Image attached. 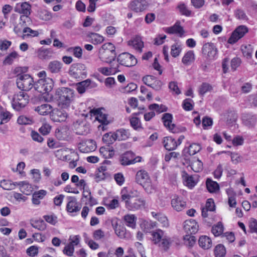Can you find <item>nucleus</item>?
<instances>
[{
  "instance_id": "37",
  "label": "nucleus",
  "mask_w": 257,
  "mask_h": 257,
  "mask_svg": "<svg viewBox=\"0 0 257 257\" xmlns=\"http://www.w3.org/2000/svg\"><path fill=\"white\" fill-rule=\"evenodd\" d=\"M183 178L185 185L190 188H193L196 184V182L193 177L192 176H189L186 173L184 172Z\"/></svg>"
},
{
  "instance_id": "14",
  "label": "nucleus",
  "mask_w": 257,
  "mask_h": 257,
  "mask_svg": "<svg viewBox=\"0 0 257 257\" xmlns=\"http://www.w3.org/2000/svg\"><path fill=\"white\" fill-rule=\"evenodd\" d=\"M148 6V3L146 0H134L130 3L129 7L136 12H141L146 10Z\"/></svg>"
},
{
  "instance_id": "38",
  "label": "nucleus",
  "mask_w": 257,
  "mask_h": 257,
  "mask_svg": "<svg viewBox=\"0 0 257 257\" xmlns=\"http://www.w3.org/2000/svg\"><path fill=\"white\" fill-rule=\"evenodd\" d=\"M194 59L195 55L194 52L192 51H189L183 57L182 62L184 64L188 65L193 62Z\"/></svg>"
},
{
  "instance_id": "11",
  "label": "nucleus",
  "mask_w": 257,
  "mask_h": 257,
  "mask_svg": "<svg viewBox=\"0 0 257 257\" xmlns=\"http://www.w3.org/2000/svg\"><path fill=\"white\" fill-rule=\"evenodd\" d=\"M248 32L247 28L245 26H239L232 32L231 36L228 40L229 44H234L239 39L241 38Z\"/></svg>"
},
{
  "instance_id": "17",
  "label": "nucleus",
  "mask_w": 257,
  "mask_h": 257,
  "mask_svg": "<svg viewBox=\"0 0 257 257\" xmlns=\"http://www.w3.org/2000/svg\"><path fill=\"white\" fill-rule=\"evenodd\" d=\"M79 235H72L70 236L69 244L65 246V254L69 256H72L74 252V246L77 245L79 242Z\"/></svg>"
},
{
  "instance_id": "48",
  "label": "nucleus",
  "mask_w": 257,
  "mask_h": 257,
  "mask_svg": "<svg viewBox=\"0 0 257 257\" xmlns=\"http://www.w3.org/2000/svg\"><path fill=\"white\" fill-rule=\"evenodd\" d=\"M168 32L170 34H178L182 35L184 32L182 27L179 25L175 24L173 27L168 29Z\"/></svg>"
},
{
  "instance_id": "61",
  "label": "nucleus",
  "mask_w": 257,
  "mask_h": 257,
  "mask_svg": "<svg viewBox=\"0 0 257 257\" xmlns=\"http://www.w3.org/2000/svg\"><path fill=\"white\" fill-rule=\"evenodd\" d=\"M77 133L80 135H85L87 134L89 132V127L86 124H79L77 127Z\"/></svg>"
},
{
  "instance_id": "40",
  "label": "nucleus",
  "mask_w": 257,
  "mask_h": 257,
  "mask_svg": "<svg viewBox=\"0 0 257 257\" xmlns=\"http://www.w3.org/2000/svg\"><path fill=\"white\" fill-rule=\"evenodd\" d=\"M16 185V182L13 183L10 180H4L0 183V186L4 189L7 190H11L14 189Z\"/></svg>"
},
{
  "instance_id": "57",
  "label": "nucleus",
  "mask_w": 257,
  "mask_h": 257,
  "mask_svg": "<svg viewBox=\"0 0 257 257\" xmlns=\"http://www.w3.org/2000/svg\"><path fill=\"white\" fill-rule=\"evenodd\" d=\"M130 123L131 126L136 130H138L142 128L140 120L137 117H132L130 119Z\"/></svg>"
},
{
  "instance_id": "24",
  "label": "nucleus",
  "mask_w": 257,
  "mask_h": 257,
  "mask_svg": "<svg viewBox=\"0 0 257 257\" xmlns=\"http://www.w3.org/2000/svg\"><path fill=\"white\" fill-rule=\"evenodd\" d=\"M163 144L166 149L169 151L175 150L178 146L177 141L171 137L164 138Z\"/></svg>"
},
{
  "instance_id": "10",
  "label": "nucleus",
  "mask_w": 257,
  "mask_h": 257,
  "mask_svg": "<svg viewBox=\"0 0 257 257\" xmlns=\"http://www.w3.org/2000/svg\"><path fill=\"white\" fill-rule=\"evenodd\" d=\"M117 61L120 65L126 67L134 66L137 63V59L128 53H123L119 55Z\"/></svg>"
},
{
  "instance_id": "64",
  "label": "nucleus",
  "mask_w": 257,
  "mask_h": 257,
  "mask_svg": "<svg viewBox=\"0 0 257 257\" xmlns=\"http://www.w3.org/2000/svg\"><path fill=\"white\" fill-rule=\"evenodd\" d=\"M114 179L116 183L121 186L122 185L125 180L124 177L121 173H118L114 175Z\"/></svg>"
},
{
  "instance_id": "29",
  "label": "nucleus",
  "mask_w": 257,
  "mask_h": 257,
  "mask_svg": "<svg viewBox=\"0 0 257 257\" xmlns=\"http://www.w3.org/2000/svg\"><path fill=\"white\" fill-rule=\"evenodd\" d=\"M91 81L89 79L77 83V90L80 94L84 93L86 90L89 87L91 84Z\"/></svg>"
},
{
  "instance_id": "30",
  "label": "nucleus",
  "mask_w": 257,
  "mask_h": 257,
  "mask_svg": "<svg viewBox=\"0 0 257 257\" xmlns=\"http://www.w3.org/2000/svg\"><path fill=\"white\" fill-rule=\"evenodd\" d=\"M200 247L205 249L210 248L212 246L211 239L207 236H201L198 240Z\"/></svg>"
},
{
  "instance_id": "32",
  "label": "nucleus",
  "mask_w": 257,
  "mask_h": 257,
  "mask_svg": "<svg viewBox=\"0 0 257 257\" xmlns=\"http://www.w3.org/2000/svg\"><path fill=\"white\" fill-rule=\"evenodd\" d=\"M206 184L207 190L210 193H216L219 190L218 184L211 179H207Z\"/></svg>"
},
{
  "instance_id": "20",
  "label": "nucleus",
  "mask_w": 257,
  "mask_h": 257,
  "mask_svg": "<svg viewBox=\"0 0 257 257\" xmlns=\"http://www.w3.org/2000/svg\"><path fill=\"white\" fill-rule=\"evenodd\" d=\"M242 120L245 125L249 127H252L254 126L256 123L257 118L254 115L245 113L242 115Z\"/></svg>"
},
{
  "instance_id": "50",
  "label": "nucleus",
  "mask_w": 257,
  "mask_h": 257,
  "mask_svg": "<svg viewBox=\"0 0 257 257\" xmlns=\"http://www.w3.org/2000/svg\"><path fill=\"white\" fill-rule=\"evenodd\" d=\"M23 33H25V34H23L22 36L23 39H25L26 37L28 36L35 37L39 35L38 31H34L29 27L25 28L23 31Z\"/></svg>"
},
{
  "instance_id": "1",
  "label": "nucleus",
  "mask_w": 257,
  "mask_h": 257,
  "mask_svg": "<svg viewBox=\"0 0 257 257\" xmlns=\"http://www.w3.org/2000/svg\"><path fill=\"white\" fill-rule=\"evenodd\" d=\"M152 241L165 251H167L171 244V238L167 236L161 229H157L151 232Z\"/></svg>"
},
{
  "instance_id": "45",
  "label": "nucleus",
  "mask_w": 257,
  "mask_h": 257,
  "mask_svg": "<svg viewBox=\"0 0 257 257\" xmlns=\"http://www.w3.org/2000/svg\"><path fill=\"white\" fill-rule=\"evenodd\" d=\"M223 231V226L221 222H219L216 225L212 228V232L215 236H218L222 234Z\"/></svg>"
},
{
  "instance_id": "47",
  "label": "nucleus",
  "mask_w": 257,
  "mask_h": 257,
  "mask_svg": "<svg viewBox=\"0 0 257 257\" xmlns=\"http://www.w3.org/2000/svg\"><path fill=\"white\" fill-rule=\"evenodd\" d=\"M54 54L53 50L51 49H45L42 50L40 53V56L41 58L44 59H49L51 58Z\"/></svg>"
},
{
  "instance_id": "46",
  "label": "nucleus",
  "mask_w": 257,
  "mask_h": 257,
  "mask_svg": "<svg viewBox=\"0 0 257 257\" xmlns=\"http://www.w3.org/2000/svg\"><path fill=\"white\" fill-rule=\"evenodd\" d=\"M241 50L243 56L247 59H250L251 57L253 50L251 45L242 46Z\"/></svg>"
},
{
  "instance_id": "56",
  "label": "nucleus",
  "mask_w": 257,
  "mask_h": 257,
  "mask_svg": "<svg viewBox=\"0 0 257 257\" xmlns=\"http://www.w3.org/2000/svg\"><path fill=\"white\" fill-rule=\"evenodd\" d=\"M178 8L180 13L183 15L189 17L191 15V11L184 4H179L178 6Z\"/></svg>"
},
{
  "instance_id": "43",
  "label": "nucleus",
  "mask_w": 257,
  "mask_h": 257,
  "mask_svg": "<svg viewBox=\"0 0 257 257\" xmlns=\"http://www.w3.org/2000/svg\"><path fill=\"white\" fill-rule=\"evenodd\" d=\"M234 16L237 19L240 21H247L248 20L245 12L240 9H236L234 11Z\"/></svg>"
},
{
  "instance_id": "25",
  "label": "nucleus",
  "mask_w": 257,
  "mask_h": 257,
  "mask_svg": "<svg viewBox=\"0 0 257 257\" xmlns=\"http://www.w3.org/2000/svg\"><path fill=\"white\" fill-rule=\"evenodd\" d=\"M17 185L20 186V191L27 195H30L32 192L33 188L31 184L27 181L16 182Z\"/></svg>"
},
{
  "instance_id": "51",
  "label": "nucleus",
  "mask_w": 257,
  "mask_h": 257,
  "mask_svg": "<svg viewBox=\"0 0 257 257\" xmlns=\"http://www.w3.org/2000/svg\"><path fill=\"white\" fill-rule=\"evenodd\" d=\"M184 236V240L185 244L189 246H192L196 242V238L195 236L192 235V234L188 233Z\"/></svg>"
},
{
  "instance_id": "23",
  "label": "nucleus",
  "mask_w": 257,
  "mask_h": 257,
  "mask_svg": "<svg viewBox=\"0 0 257 257\" xmlns=\"http://www.w3.org/2000/svg\"><path fill=\"white\" fill-rule=\"evenodd\" d=\"M90 112L95 115V119H97L99 122L103 124H107L109 123L107 119V115L105 113H103L100 110L98 109H91Z\"/></svg>"
},
{
  "instance_id": "2",
  "label": "nucleus",
  "mask_w": 257,
  "mask_h": 257,
  "mask_svg": "<svg viewBox=\"0 0 257 257\" xmlns=\"http://www.w3.org/2000/svg\"><path fill=\"white\" fill-rule=\"evenodd\" d=\"M115 47L111 43L104 44L99 51V58L101 61L110 63L116 57Z\"/></svg>"
},
{
  "instance_id": "6",
  "label": "nucleus",
  "mask_w": 257,
  "mask_h": 257,
  "mask_svg": "<svg viewBox=\"0 0 257 257\" xmlns=\"http://www.w3.org/2000/svg\"><path fill=\"white\" fill-rule=\"evenodd\" d=\"M53 86V81L51 78L39 79L34 84L35 89L40 93L45 94L51 91Z\"/></svg>"
},
{
  "instance_id": "13",
  "label": "nucleus",
  "mask_w": 257,
  "mask_h": 257,
  "mask_svg": "<svg viewBox=\"0 0 257 257\" xmlns=\"http://www.w3.org/2000/svg\"><path fill=\"white\" fill-rule=\"evenodd\" d=\"M64 106L57 105L51 114V119L54 122H61L64 121Z\"/></svg>"
},
{
  "instance_id": "8",
  "label": "nucleus",
  "mask_w": 257,
  "mask_h": 257,
  "mask_svg": "<svg viewBox=\"0 0 257 257\" xmlns=\"http://www.w3.org/2000/svg\"><path fill=\"white\" fill-rule=\"evenodd\" d=\"M141 157H136L135 154L132 151H127L120 156L119 162L122 165L127 166L140 162L141 161Z\"/></svg>"
},
{
  "instance_id": "3",
  "label": "nucleus",
  "mask_w": 257,
  "mask_h": 257,
  "mask_svg": "<svg viewBox=\"0 0 257 257\" xmlns=\"http://www.w3.org/2000/svg\"><path fill=\"white\" fill-rule=\"evenodd\" d=\"M121 198L125 202L126 208L129 210L135 211L144 207L145 201L141 198H135L128 194L121 195Z\"/></svg>"
},
{
  "instance_id": "52",
  "label": "nucleus",
  "mask_w": 257,
  "mask_h": 257,
  "mask_svg": "<svg viewBox=\"0 0 257 257\" xmlns=\"http://www.w3.org/2000/svg\"><path fill=\"white\" fill-rule=\"evenodd\" d=\"M201 147L199 144H192L187 149V152L190 155H194L200 151Z\"/></svg>"
},
{
  "instance_id": "18",
  "label": "nucleus",
  "mask_w": 257,
  "mask_h": 257,
  "mask_svg": "<svg viewBox=\"0 0 257 257\" xmlns=\"http://www.w3.org/2000/svg\"><path fill=\"white\" fill-rule=\"evenodd\" d=\"M172 115L170 113H166L163 114L162 119L164 125L173 133H177V128L174 124L172 123Z\"/></svg>"
},
{
  "instance_id": "27",
  "label": "nucleus",
  "mask_w": 257,
  "mask_h": 257,
  "mask_svg": "<svg viewBox=\"0 0 257 257\" xmlns=\"http://www.w3.org/2000/svg\"><path fill=\"white\" fill-rule=\"evenodd\" d=\"M78 159V155L74 152H71L70 156H65V161L69 162V166L71 169L74 168L77 166V161Z\"/></svg>"
},
{
  "instance_id": "60",
  "label": "nucleus",
  "mask_w": 257,
  "mask_h": 257,
  "mask_svg": "<svg viewBox=\"0 0 257 257\" xmlns=\"http://www.w3.org/2000/svg\"><path fill=\"white\" fill-rule=\"evenodd\" d=\"M12 115L8 111H3L1 113V124L6 123L10 120Z\"/></svg>"
},
{
  "instance_id": "16",
  "label": "nucleus",
  "mask_w": 257,
  "mask_h": 257,
  "mask_svg": "<svg viewBox=\"0 0 257 257\" xmlns=\"http://www.w3.org/2000/svg\"><path fill=\"white\" fill-rule=\"evenodd\" d=\"M198 228L199 226L194 219L187 220L184 222V229L187 233L195 234L197 232Z\"/></svg>"
},
{
  "instance_id": "49",
  "label": "nucleus",
  "mask_w": 257,
  "mask_h": 257,
  "mask_svg": "<svg viewBox=\"0 0 257 257\" xmlns=\"http://www.w3.org/2000/svg\"><path fill=\"white\" fill-rule=\"evenodd\" d=\"M86 147L85 149H82L81 150L83 152H91L96 148V143L92 140H89L85 143Z\"/></svg>"
},
{
  "instance_id": "55",
  "label": "nucleus",
  "mask_w": 257,
  "mask_h": 257,
  "mask_svg": "<svg viewBox=\"0 0 257 257\" xmlns=\"http://www.w3.org/2000/svg\"><path fill=\"white\" fill-rule=\"evenodd\" d=\"M203 167V164L201 161L197 159L193 161L191 164V168L192 170L195 172H199L202 170Z\"/></svg>"
},
{
  "instance_id": "53",
  "label": "nucleus",
  "mask_w": 257,
  "mask_h": 257,
  "mask_svg": "<svg viewBox=\"0 0 257 257\" xmlns=\"http://www.w3.org/2000/svg\"><path fill=\"white\" fill-rule=\"evenodd\" d=\"M67 51L72 52L73 55L78 58L82 57V50L80 47H71L68 48Z\"/></svg>"
},
{
  "instance_id": "4",
  "label": "nucleus",
  "mask_w": 257,
  "mask_h": 257,
  "mask_svg": "<svg viewBox=\"0 0 257 257\" xmlns=\"http://www.w3.org/2000/svg\"><path fill=\"white\" fill-rule=\"evenodd\" d=\"M17 84L18 87L23 91H29L34 86L33 78L26 74L17 75Z\"/></svg>"
},
{
  "instance_id": "31",
  "label": "nucleus",
  "mask_w": 257,
  "mask_h": 257,
  "mask_svg": "<svg viewBox=\"0 0 257 257\" xmlns=\"http://www.w3.org/2000/svg\"><path fill=\"white\" fill-rule=\"evenodd\" d=\"M114 133V136L118 141L125 140L128 139L130 136L128 130L122 128L117 130Z\"/></svg>"
},
{
  "instance_id": "33",
  "label": "nucleus",
  "mask_w": 257,
  "mask_h": 257,
  "mask_svg": "<svg viewBox=\"0 0 257 257\" xmlns=\"http://www.w3.org/2000/svg\"><path fill=\"white\" fill-rule=\"evenodd\" d=\"M47 192L44 190H41L35 192L33 194L32 202L35 205H39L40 203V199H42L46 195Z\"/></svg>"
},
{
  "instance_id": "42",
  "label": "nucleus",
  "mask_w": 257,
  "mask_h": 257,
  "mask_svg": "<svg viewBox=\"0 0 257 257\" xmlns=\"http://www.w3.org/2000/svg\"><path fill=\"white\" fill-rule=\"evenodd\" d=\"M114 135L115 133H106L103 136L102 140L104 143L108 145L112 144L117 140Z\"/></svg>"
},
{
  "instance_id": "34",
  "label": "nucleus",
  "mask_w": 257,
  "mask_h": 257,
  "mask_svg": "<svg viewBox=\"0 0 257 257\" xmlns=\"http://www.w3.org/2000/svg\"><path fill=\"white\" fill-rule=\"evenodd\" d=\"M74 91L73 90L65 88V107L68 106L73 102L74 99Z\"/></svg>"
},
{
  "instance_id": "19",
  "label": "nucleus",
  "mask_w": 257,
  "mask_h": 257,
  "mask_svg": "<svg viewBox=\"0 0 257 257\" xmlns=\"http://www.w3.org/2000/svg\"><path fill=\"white\" fill-rule=\"evenodd\" d=\"M81 206L74 198H71L67 205V211L71 213L72 215H75L76 213L79 211Z\"/></svg>"
},
{
  "instance_id": "59",
  "label": "nucleus",
  "mask_w": 257,
  "mask_h": 257,
  "mask_svg": "<svg viewBox=\"0 0 257 257\" xmlns=\"http://www.w3.org/2000/svg\"><path fill=\"white\" fill-rule=\"evenodd\" d=\"M212 89V86L207 83H203L200 86L199 92L200 95H204L205 93L210 91Z\"/></svg>"
},
{
  "instance_id": "9",
  "label": "nucleus",
  "mask_w": 257,
  "mask_h": 257,
  "mask_svg": "<svg viewBox=\"0 0 257 257\" xmlns=\"http://www.w3.org/2000/svg\"><path fill=\"white\" fill-rule=\"evenodd\" d=\"M136 181L146 190L151 186V180L150 176L147 172L145 170H140L137 173Z\"/></svg>"
},
{
  "instance_id": "62",
  "label": "nucleus",
  "mask_w": 257,
  "mask_h": 257,
  "mask_svg": "<svg viewBox=\"0 0 257 257\" xmlns=\"http://www.w3.org/2000/svg\"><path fill=\"white\" fill-rule=\"evenodd\" d=\"M169 87L173 93L178 95L181 93V91L180 90L176 82L172 81L170 82Z\"/></svg>"
},
{
  "instance_id": "15",
  "label": "nucleus",
  "mask_w": 257,
  "mask_h": 257,
  "mask_svg": "<svg viewBox=\"0 0 257 257\" xmlns=\"http://www.w3.org/2000/svg\"><path fill=\"white\" fill-rule=\"evenodd\" d=\"M30 10L31 6L30 5L26 3H23L20 5H17L16 8V11L24 14V15L21 16L20 17V19L21 21L25 20V19L28 18V16L30 14Z\"/></svg>"
},
{
  "instance_id": "35",
  "label": "nucleus",
  "mask_w": 257,
  "mask_h": 257,
  "mask_svg": "<svg viewBox=\"0 0 257 257\" xmlns=\"http://www.w3.org/2000/svg\"><path fill=\"white\" fill-rule=\"evenodd\" d=\"M63 66L60 62L55 60L49 63L48 69L52 73H58L61 70Z\"/></svg>"
},
{
  "instance_id": "41",
  "label": "nucleus",
  "mask_w": 257,
  "mask_h": 257,
  "mask_svg": "<svg viewBox=\"0 0 257 257\" xmlns=\"http://www.w3.org/2000/svg\"><path fill=\"white\" fill-rule=\"evenodd\" d=\"M226 254L225 247L221 244L217 245L214 248V254L216 257H224Z\"/></svg>"
},
{
  "instance_id": "36",
  "label": "nucleus",
  "mask_w": 257,
  "mask_h": 257,
  "mask_svg": "<svg viewBox=\"0 0 257 257\" xmlns=\"http://www.w3.org/2000/svg\"><path fill=\"white\" fill-rule=\"evenodd\" d=\"M136 217L133 214H127L124 216V220L125 222V224L127 226L131 227L133 228H134L136 227Z\"/></svg>"
},
{
  "instance_id": "54",
  "label": "nucleus",
  "mask_w": 257,
  "mask_h": 257,
  "mask_svg": "<svg viewBox=\"0 0 257 257\" xmlns=\"http://www.w3.org/2000/svg\"><path fill=\"white\" fill-rule=\"evenodd\" d=\"M31 225L40 230H44L46 228V224L43 220L35 221L31 223Z\"/></svg>"
},
{
  "instance_id": "26",
  "label": "nucleus",
  "mask_w": 257,
  "mask_h": 257,
  "mask_svg": "<svg viewBox=\"0 0 257 257\" xmlns=\"http://www.w3.org/2000/svg\"><path fill=\"white\" fill-rule=\"evenodd\" d=\"M54 99L57 105H64V91L63 88H58L56 90Z\"/></svg>"
},
{
  "instance_id": "21",
  "label": "nucleus",
  "mask_w": 257,
  "mask_h": 257,
  "mask_svg": "<svg viewBox=\"0 0 257 257\" xmlns=\"http://www.w3.org/2000/svg\"><path fill=\"white\" fill-rule=\"evenodd\" d=\"M127 44L128 46L132 47L139 53L142 52V49L144 47V43L142 41L140 37L136 36L135 38L128 41Z\"/></svg>"
},
{
  "instance_id": "58",
  "label": "nucleus",
  "mask_w": 257,
  "mask_h": 257,
  "mask_svg": "<svg viewBox=\"0 0 257 257\" xmlns=\"http://www.w3.org/2000/svg\"><path fill=\"white\" fill-rule=\"evenodd\" d=\"M18 56V53L14 51L10 53L4 61V64L10 65L13 62L14 59Z\"/></svg>"
},
{
  "instance_id": "5",
  "label": "nucleus",
  "mask_w": 257,
  "mask_h": 257,
  "mask_svg": "<svg viewBox=\"0 0 257 257\" xmlns=\"http://www.w3.org/2000/svg\"><path fill=\"white\" fill-rule=\"evenodd\" d=\"M29 97L24 92H20L14 95L12 100V106L16 110H20L28 103Z\"/></svg>"
},
{
  "instance_id": "39",
  "label": "nucleus",
  "mask_w": 257,
  "mask_h": 257,
  "mask_svg": "<svg viewBox=\"0 0 257 257\" xmlns=\"http://www.w3.org/2000/svg\"><path fill=\"white\" fill-rule=\"evenodd\" d=\"M52 106L48 104H44L39 106L36 109L41 115H47L51 111Z\"/></svg>"
},
{
  "instance_id": "22",
  "label": "nucleus",
  "mask_w": 257,
  "mask_h": 257,
  "mask_svg": "<svg viewBox=\"0 0 257 257\" xmlns=\"http://www.w3.org/2000/svg\"><path fill=\"white\" fill-rule=\"evenodd\" d=\"M173 208L177 211H180L186 207V202L182 200L180 197H175L171 201Z\"/></svg>"
},
{
  "instance_id": "28",
  "label": "nucleus",
  "mask_w": 257,
  "mask_h": 257,
  "mask_svg": "<svg viewBox=\"0 0 257 257\" xmlns=\"http://www.w3.org/2000/svg\"><path fill=\"white\" fill-rule=\"evenodd\" d=\"M87 37L90 39L91 42L94 45L100 44L104 41L103 37L97 33H88Z\"/></svg>"
},
{
  "instance_id": "7",
  "label": "nucleus",
  "mask_w": 257,
  "mask_h": 257,
  "mask_svg": "<svg viewBox=\"0 0 257 257\" xmlns=\"http://www.w3.org/2000/svg\"><path fill=\"white\" fill-rule=\"evenodd\" d=\"M69 74L74 78H84L87 75L86 66L81 63L75 64L71 66Z\"/></svg>"
},
{
  "instance_id": "63",
  "label": "nucleus",
  "mask_w": 257,
  "mask_h": 257,
  "mask_svg": "<svg viewBox=\"0 0 257 257\" xmlns=\"http://www.w3.org/2000/svg\"><path fill=\"white\" fill-rule=\"evenodd\" d=\"M51 130V125L46 123L42 125L39 131L43 135H47L50 132Z\"/></svg>"
},
{
  "instance_id": "44",
  "label": "nucleus",
  "mask_w": 257,
  "mask_h": 257,
  "mask_svg": "<svg viewBox=\"0 0 257 257\" xmlns=\"http://www.w3.org/2000/svg\"><path fill=\"white\" fill-rule=\"evenodd\" d=\"M137 88V85L134 83H130L126 86H123L119 88V91L121 93H130Z\"/></svg>"
},
{
  "instance_id": "12",
  "label": "nucleus",
  "mask_w": 257,
  "mask_h": 257,
  "mask_svg": "<svg viewBox=\"0 0 257 257\" xmlns=\"http://www.w3.org/2000/svg\"><path fill=\"white\" fill-rule=\"evenodd\" d=\"M203 54L210 59H213L217 54V49L213 44L205 43L202 49Z\"/></svg>"
}]
</instances>
